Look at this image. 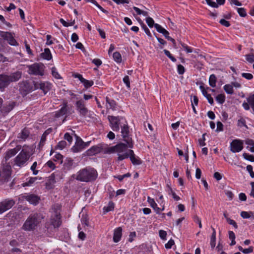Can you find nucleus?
<instances>
[{"mask_svg":"<svg viewBox=\"0 0 254 254\" xmlns=\"http://www.w3.org/2000/svg\"><path fill=\"white\" fill-rule=\"evenodd\" d=\"M44 218L40 213H35L30 215L24 223L22 229L25 231H31L35 230Z\"/></svg>","mask_w":254,"mask_h":254,"instance_id":"obj_1","label":"nucleus"},{"mask_svg":"<svg viewBox=\"0 0 254 254\" xmlns=\"http://www.w3.org/2000/svg\"><path fill=\"white\" fill-rule=\"evenodd\" d=\"M98 176L96 170L91 168H86L79 170L75 179L81 182H88L94 181Z\"/></svg>","mask_w":254,"mask_h":254,"instance_id":"obj_2","label":"nucleus"},{"mask_svg":"<svg viewBox=\"0 0 254 254\" xmlns=\"http://www.w3.org/2000/svg\"><path fill=\"white\" fill-rule=\"evenodd\" d=\"M128 145L127 143H120L115 146L109 147L107 152L109 153H117L118 155V160L122 161L128 158Z\"/></svg>","mask_w":254,"mask_h":254,"instance_id":"obj_3","label":"nucleus"},{"mask_svg":"<svg viewBox=\"0 0 254 254\" xmlns=\"http://www.w3.org/2000/svg\"><path fill=\"white\" fill-rule=\"evenodd\" d=\"M22 73L20 71L11 73L9 75L0 74V89L2 91L11 82L18 81L21 77Z\"/></svg>","mask_w":254,"mask_h":254,"instance_id":"obj_4","label":"nucleus"},{"mask_svg":"<svg viewBox=\"0 0 254 254\" xmlns=\"http://www.w3.org/2000/svg\"><path fill=\"white\" fill-rule=\"evenodd\" d=\"M61 206L59 204L54 205L52 208V215L50 220V222L48 223L52 226L54 228H57L59 227L61 224V217L60 214Z\"/></svg>","mask_w":254,"mask_h":254,"instance_id":"obj_5","label":"nucleus"},{"mask_svg":"<svg viewBox=\"0 0 254 254\" xmlns=\"http://www.w3.org/2000/svg\"><path fill=\"white\" fill-rule=\"evenodd\" d=\"M11 171L10 163L2 161L0 168V181L3 183L8 182L10 178Z\"/></svg>","mask_w":254,"mask_h":254,"instance_id":"obj_6","label":"nucleus"},{"mask_svg":"<svg viewBox=\"0 0 254 254\" xmlns=\"http://www.w3.org/2000/svg\"><path fill=\"white\" fill-rule=\"evenodd\" d=\"M28 73L29 74L43 76L44 74L45 66L42 63H35L32 64L27 65Z\"/></svg>","mask_w":254,"mask_h":254,"instance_id":"obj_7","label":"nucleus"},{"mask_svg":"<svg viewBox=\"0 0 254 254\" xmlns=\"http://www.w3.org/2000/svg\"><path fill=\"white\" fill-rule=\"evenodd\" d=\"M29 152L25 149H22L14 159V164L19 166H23L30 158Z\"/></svg>","mask_w":254,"mask_h":254,"instance_id":"obj_8","label":"nucleus"},{"mask_svg":"<svg viewBox=\"0 0 254 254\" xmlns=\"http://www.w3.org/2000/svg\"><path fill=\"white\" fill-rule=\"evenodd\" d=\"M121 127V133L124 140L128 145L129 148L133 147L132 140L131 137L129 135V127L127 125L124 124Z\"/></svg>","mask_w":254,"mask_h":254,"instance_id":"obj_9","label":"nucleus"},{"mask_svg":"<svg viewBox=\"0 0 254 254\" xmlns=\"http://www.w3.org/2000/svg\"><path fill=\"white\" fill-rule=\"evenodd\" d=\"M74 112L71 106H69L66 102H64L63 106L55 114V117L59 118L64 115L66 117L71 115Z\"/></svg>","mask_w":254,"mask_h":254,"instance_id":"obj_10","label":"nucleus"},{"mask_svg":"<svg viewBox=\"0 0 254 254\" xmlns=\"http://www.w3.org/2000/svg\"><path fill=\"white\" fill-rule=\"evenodd\" d=\"M75 106L77 111L82 117L84 118L87 116L88 113V110L85 107L84 101L82 100L77 101L75 103Z\"/></svg>","mask_w":254,"mask_h":254,"instance_id":"obj_11","label":"nucleus"},{"mask_svg":"<svg viewBox=\"0 0 254 254\" xmlns=\"http://www.w3.org/2000/svg\"><path fill=\"white\" fill-rule=\"evenodd\" d=\"M21 146L20 145H17L15 148L12 149H8L4 153V156L2 162L8 163L7 161L13 157L20 149Z\"/></svg>","mask_w":254,"mask_h":254,"instance_id":"obj_12","label":"nucleus"},{"mask_svg":"<svg viewBox=\"0 0 254 254\" xmlns=\"http://www.w3.org/2000/svg\"><path fill=\"white\" fill-rule=\"evenodd\" d=\"M90 142H84L78 136H76V141L75 145L72 148V150L74 152H78L88 146Z\"/></svg>","mask_w":254,"mask_h":254,"instance_id":"obj_13","label":"nucleus"},{"mask_svg":"<svg viewBox=\"0 0 254 254\" xmlns=\"http://www.w3.org/2000/svg\"><path fill=\"white\" fill-rule=\"evenodd\" d=\"M243 149V141L234 139L230 143V150L233 153L239 152Z\"/></svg>","mask_w":254,"mask_h":254,"instance_id":"obj_14","label":"nucleus"},{"mask_svg":"<svg viewBox=\"0 0 254 254\" xmlns=\"http://www.w3.org/2000/svg\"><path fill=\"white\" fill-rule=\"evenodd\" d=\"M108 119L110 122V126L112 129L115 131H119L120 130L119 125L120 124V119L119 117L109 116Z\"/></svg>","mask_w":254,"mask_h":254,"instance_id":"obj_15","label":"nucleus"},{"mask_svg":"<svg viewBox=\"0 0 254 254\" xmlns=\"http://www.w3.org/2000/svg\"><path fill=\"white\" fill-rule=\"evenodd\" d=\"M15 204L12 199H5L0 202V214L11 208Z\"/></svg>","mask_w":254,"mask_h":254,"instance_id":"obj_16","label":"nucleus"},{"mask_svg":"<svg viewBox=\"0 0 254 254\" xmlns=\"http://www.w3.org/2000/svg\"><path fill=\"white\" fill-rule=\"evenodd\" d=\"M154 27H155L156 30L163 34L165 37L168 40L170 41H173V44L174 48H176V43L175 40L169 36V33L168 31L165 29L164 28L162 27L159 24L155 23L154 25Z\"/></svg>","mask_w":254,"mask_h":254,"instance_id":"obj_17","label":"nucleus"},{"mask_svg":"<svg viewBox=\"0 0 254 254\" xmlns=\"http://www.w3.org/2000/svg\"><path fill=\"white\" fill-rule=\"evenodd\" d=\"M21 198L22 199H25L28 201L30 204L36 205H37L40 200V197L37 195L34 194H27L22 195Z\"/></svg>","mask_w":254,"mask_h":254,"instance_id":"obj_18","label":"nucleus"},{"mask_svg":"<svg viewBox=\"0 0 254 254\" xmlns=\"http://www.w3.org/2000/svg\"><path fill=\"white\" fill-rule=\"evenodd\" d=\"M34 86L36 89H40L46 94L51 88V84L48 82H34Z\"/></svg>","mask_w":254,"mask_h":254,"instance_id":"obj_19","label":"nucleus"},{"mask_svg":"<svg viewBox=\"0 0 254 254\" xmlns=\"http://www.w3.org/2000/svg\"><path fill=\"white\" fill-rule=\"evenodd\" d=\"M1 36L6 40H7L8 43L12 46H17L18 45L17 42L15 40L11 33L5 32L3 33Z\"/></svg>","mask_w":254,"mask_h":254,"instance_id":"obj_20","label":"nucleus"},{"mask_svg":"<svg viewBox=\"0 0 254 254\" xmlns=\"http://www.w3.org/2000/svg\"><path fill=\"white\" fill-rule=\"evenodd\" d=\"M15 106V102H9L7 104H5L4 106L2 107V110L1 114L2 115H5L7 114H8L10 111H11L13 108Z\"/></svg>","mask_w":254,"mask_h":254,"instance_id":"obj_21","label":"nucleus"},{"mask_svg":"<svg viewBox=\"0 0 254 254\" xmlns=\"http://www.w3.org/2000/svg\"><path fill=\"white\" fill-rule=\"evenodd\" d=\"M128 157H129L130 161L133 165H140L141 163V160L138 157H136L132 150H128Z\"/></svg>","mask_w":254,"mask_h":254,"instance_id":"obj_22","label":"nucleus"},{"mask_svg":"<svg viewBox=\"0 0 254 254\" xmlns=\"http://www.w3.org/2000/svg\"><path fill=\"white\" fill-rule=\"evenodd\" d=\"M247 101L248 103H243V107L245 110H248L250 109V104L251 106V107L253 109V111H254V94L252 96L249 97L247 99Z\"/></svg>","mask_w":254,"mask_h":254,"instance_id":"obj_23","label":"nucleus"},{"mask_svg":"<svg viewBox=\"0 0 254 254\" xmlns=\"http://www.w3.org/2000/svg\"><path fill=\"white\" fill-rule=\"evenodd\" d=\"M122 235V229L118 227L114 230L113 241L115 243H118L121 240Z\"/></svg>","mask_w":254,"mask_h":254,"instance_id":"obj_24","label":"nucleus"},{"mask_svg":"<svg viewBox=\"0 0 254 254\" xmlns=\"http://www.w3.org/2000/svg\"><path fill=\"white\" fill-rule=\"evenodd\" d=\"M147 201L149 203L150 206L155 211L157 214H160L161 208L157 207V205L155 202L154 199L151 198L150 196L147 197Z\"/></svg>","mask_w":254,"mask_h":254,"instance_id":"obj_25","label":"nucleus"},{"mask_svg":"<svg viewBox=\"0 0 254 254\" xmlns=\"http://www.w3.org/2000/svg\"><path fill=\"white\" fill-rule=\"evenodd\" d=\"M41 57L47 60H50L52 58L51 52L48 48L45 49L44 52L41 54Z\"/></svg>","mask_w":254,"mask_h":254,"instance_id":"obj_26","label":"nucleus"},{"mask_svg":"<svg viewBox=\"0 0 254 254\" xmlns=\"http://www.w3.org/2000/svg\"><path fill=\"white\" fill-rule=\"evenodd\" d=\"M101 150L100 147L98 146H94L92 147L90 149L87 151V154L89 155H92L100 152Z\"/></svg>","mask_w":254,"mask_h":254,"instance_id":"obj_27","label":"nucleus"},{"mask_svg":"<svg viewBox=\"0 0 254 254\" xmlns=\"http://www.w3.org/2000/svg\"><path fill=\"white\" fill-rule=\"evenodd\" d=\"M29 134V131L27 129L24 128L22 130L21 133H19L18 138L24 140L26 138L28 137Z\"/></svg>","mask_w":254,"mask_h":254,"instance_id":"obj_28","label":"nucleus"},{"mask_svg":"<svg viewBox=\"0 0 254 254\" xmlns=\"http://www.w3.org/2000/svg\"><path fill=\"white\" fill-rule=\"evenodd\" d=\"M211 228L213 232L211 237L210 245L211 247L213 249L215 247L216 244V231L214 228L211 227Z\"/></svg>","mask_w":254,"mask_h":254,"instance_id":"obj_29","label":"nucleus"},{"mask_svg":"<svg viewBox=\"0 0 254 254\" xmlns=\"http://www.w3.org/2000/svg\"><path fill=\"white\" fill-rule=\"evenodd\" d=\"M73 160L70 158H67L65 160L64 163V167L67 170H69L71 168L72 166H73Z\"/></svg>","mask_w":254,"mask_h":254,"instance_id":"obj_30","label":"nucleus"},{"mask_svg":"<svg viewBox=\"0 0 254 254\" xmlns=\"http://www.w3.org/2000/svg\"><path fill=\"white\" fill-rule=\"evenodd\" d=\"M106 102L109 104V108L112 109L113 110H115L117 106L116 102L114 100L110 99L108 97H106Z\"/></svg>","mask_w":254,"mask_h":254,"instance_id":"obj_31","label":"nucleus"},{"mask_svg":"<svg viewBox=\"0 0 254 254\" xmlns=\"http://www.w3.org/2000/svg\"><path fill=\"white\" fill-rule=\"evenodd\" d=\"M216 76L212 74L210 75L209 78V84L210 86L212 87H214L216 86Z\"/></svg>","mask_w":254,"mask_h":254,"instance_id":"obj_32","label":"nucleus"},{"mask_svg":"<svg viewBox=\"0 0 254 254\" xmlns=\"http://www.w3.org/2000/svg\"><path fill=\"white\" fill-rule=\"evenodd\" d=\"M224 90L227 94H229L232 95L234 93L233 85L231 84H226L224 86Z\"/></svg>","mask_w":254,"mask_h":254,"instance_id":"obj_33","label":"nucleus"},{"mask_svg":"<svg viewBox=\"0 0 254 254\" xmlns=\"http://www.w3.org/2000/svg\"><path fill=\"white\" fill-rule=\"evenodd\" d=\"M114 208V203L112 201H110L107 206H105L103 208L104 213H107L112 211Z\"/></svg>","mask_w":254,"mask_h":254,"instance_id":"obj_34","label":"nucleus"},{"mask_svg":"<svg viewBox=\"0 0 254 254\" xmlns=\"http://www.w3.org/2000/svg\"><path fill=\"white\" fill-rule=\"evenodd\" d=\"M133 8L138 15L142 14L144 16H147L148 15V13L147 11L142 10L136 6H133Z\"/></svg>","mask_w":254,"mask_h":254,"instance_id":"obj_35","label":"nucleus"},{"mask_svg":"<svg viewBox=\"0 0 254 254\" xmlns=\"http://www.w3.org/2000/svg\"><path fill=\"white\" fill-rule=\"evenodd\" d=\"M114 60L117 63H121L122 61L121 55L119 52H116L113 54V55Z\"/></svg>","mask_w":254,"mask_h":254,"instance_id":"obj_36","label":"nucleus"},{"mask_svg":"<svg viewBox=\"0 0 254 254\" xmlns=\"http://www.w3.org/2000/svg\"><path fill=\"white\" fill-rule=\"evenodd\" d=\"M52 128H50L44 132L42 136L40 144L43 143L45 142L47 135L50 133L52 131Z\"/></svg>","mask_w":254,"mask_h":254,"instance_id":"obj_37","label":"nucleus"},{"mask_svg":"<svg viewBox=\"0 0 254 254\" xmlns=\"http://www.w3.org/2000/svg\"><path fill=\"white\" fill-rule=\"evenodd\" d=\"M216 100L220 104H223L225 101V96L224 94H219L216 97Z\"/></svg>","mask_w":254,"mask_h":254,"instance_id":"obj_38","label":"nucleus"},{"mask_svg":"<svg viewBox=\"0 0 254 254\" xmlns=\"http://www.w3.org/2000/svg\"><path fill=\"white\" fill-rule=\"evenodd\" d=\"M84 87L85 88L87 89L90 87H91L93 85V81L92 80H88L86 79H84L82 82Z\"/></svg>","mask_w":254,"mask_h":254,"instance_id":"obj_39","label":"nucleus"},{"mask_svg":"<svg viewBox=\"0 0 254 254\" xmlns=\"http://www.w3.org/2000/svg\"><path fill=\"white\" fill-rule=\"evenodd\" d=\"M66 146V142L64 140H62L60 141L58 145L56 146V149H60L61 150L63 149Z\"/></svg>","mask_w":254,"mask_h":254,"instance_id":"obj_40","label":"nucleus"},{"mask_svg":"<svg viewBox=\"0 0 254 254\" xmlns=\"http://www.w3.org/2000/svg\"><path fill=\"white\" fill-rule=\"evenodd\" d=\"M37 180V177L31 178L29 181L23 184V187L29 186L33 184Z\"/></svg>","mask_w":254,"mask_h":254,"instance_id":"obj_41","label":"nucleus"},{"mask_svg":"<svg viewBox=\"0 0 254 254\" xmlns=\"http://www.w3.org/2000/svg\"><path fill=\"white\" fill-rule=\"evenodd\" d=\"M52 70V74L53 76L57 79H61V77L60 75L58 72L57 69L55 67H53L51 69Z\"/></svg>","mask_w":254,"mask_h":254,"instance_id":"obj_42","label":"nucleus"},{"mask_svg":"<svg viewBox=\"0 0 254 254\" xmlns=\"http://www.w3.org/2000/svg\"><path fill=\"white\" fill-rule=\"evenodd\" d=\"M140 24L142 28L144 30L147 35L149 37H151V34L147 26L142 22H140Z\"/></svg>","mask_w":254,"mask_h":254,"instance_id":"obj_43","label":"nucleus"},{"mask_svg":"<svg viewBox=\"0 0 254 254\" xmlns=\"http://www.w3.org/2000/svg\"><path fill=\"white\" fill-rule=\"evenodd\" d=\"M243 156L245 159L250 161L251 162H254V155H250L246 153H244Z\"/></svg>","mask_w":254,"mask_h":254,"instance_id":"obj_44","label":"nucleus"},{"mask_svg":"<svg viewBox=\"0 0 254 254\" xmlns=\"http://www.w3.org/2000/svg\"><path fill=\"white\" fill-rule=\"evenodd\" d=\"M146 22L148 26L150 28L152 27L155 24L153 19L150 17H148L146 18Z\"/></svg>","mask_w":254,"mask_h":254,"instance_id":"obj_45","label":"nucleus"},{"mask_svg":"<svg viewBox=\"0 0 254 254\" xmlns=\"http://www.w3.org/2000/svg\"><path fill=\"white\" fill-rule=\"evenodd\" d=\"M247 61L250 63L254 62V55L253 54H248L245 56Z\"/></svg>","mask_w":254,"mask_h":254,"instance_id":"obj_46","label":"nucleus"},{"mask_svg":"<svg viewBox=\"0 0 254 254\" xmlns=\"http://www.w3.org/2000/svg\"><path fill=\"white\" fill-rule=\"evenodd\" d=\"M252 211H242L241 212V216L244 219L251 218V213Z\"/></svg>","mask_w":254,"mask_h":254,"instance_id":"obj_47","label":"nucleus"},{"mask_svg":"<svg viewBox=\"0 0 254 254\" xmlns=\"http://www.w3.org/2000/svg\"><path fill=\"white\" fill-rule=\"evenodd\" d=\"M164 53L166 56H167L172 62H175L176 59L171 55L170 52L167 50H164Z\"/></svg>","mask_w":254,"mask_h":254,"instance_id":"obj_48","label":"nucleus"},{"mask_svg":"<svg viewBox=\"0 0 254 254\" xmlns=\"http://www.w3.org/2000/svg\"><path fill=\"white\" fill-rule=\"evenodd\" d=\"M237 11L241 17H245L247 15L246 11L244 8H237Z\"/></svg>","mask_w":254,"mask_h":254,"instance_id":"obj_49","label":"nucleus"},{"mask_svg":"<svg viewBox=\"0 0 254 254\" xmlns=\"http://www.w3.org/2000/svg\"><path fill=\"white\" fill-rule=\"evenodd\" d=\"M81 222L82 225L88 226H89V222L88 218L86 216H83L81 219Z\"/></svg>","mask_w":254,"mask_h":254,"instance_id":"obj_50","label":"nucleus"},{"mask_svg":"<svg viewBox=\"0 0 254 254\" xmlns=\"http://www.w3.org/2000/svg\"><path fill=\"white\" fill-rule=\"evenodd\" d=\"M177 70L179 74H183L185 71V69L182 65L179 64L177 66Z\"/></svg>","mask_w":254,"mask_h":254,"instance_id":"obj_51","label":"nucleus"},{"mask_svg":"<svg viewBox=\"0 0 254 254\" xmlns=\"http://www.w3.org/2000/svg\"><path fill=\"white\" fill-rule=\"evenodd\" d=\"M159 234L160 238L162 240L166 239L167 233L165 231L161 230L159 231Z\"/></svg>","mask_w":254,"mask_h":254,"instance_id":"obj_52","label":"nucleus"},{"mask_svg":"<svg viewBox=\"0 0 254 254\" xmlns=\"http://www.w3.org/2000/svg\"><path fill=\"white\" fill-rule=\"evenodd\" d=\"M181 44L183 48L186 51V52L188 53H190L192 52V50L191 48L188 46L186 44L181 43Z\"/></svg>","mask_w":254,"mask_h":254,"instance_id":"obj_53","label":"nucleus"},{"mask_svg":"<svg viewBox=\"0 0 254 254\" xmlns=\"http://www.w3.org/2000/svg\"><path fill=\"white\" fill-rule=\"evenodd\" d=\"M207 4L211 6V7L217 8L218 7V4L215 2L212 1L211 0H205Z\"/></svg>","mask_w":254,"mask_h":254,"instance_id":"obj_54","label":"nucleus"},{"mask_svg":"<svg viewBox=\"0 0 254 254\" xmlns=\"http://www.w3.org/2000/svg\"><path fill=\"white\" fill-rule=\"evenodd\" d=\"M247 170L249 172L252 178H254V172L253 171L252 166L249 165L247 166Z\"/></svg>","mask_w":254,"mask_h":254,"instance_id":"obj_55","label":"nucleus"},{"mask_svg":"<svg viewBox=\"0 0 254 254\" xmlns=\"http://www.w3.org/2000/svg\"><path fill=\"white\" fill-rule=\"evenodd\" d=\"M242 76L248 80H251L253 78V75L251 73H243L242 74Z\"/></svg>","mask_w":254,"mask_h":254,"instance_id":"obj_56","label":"nucleus"},{"mask_svg":"<svg viewBox=\"0 0 254 254\" xmlns=\"http://www.w3.org/2000/svg\"><path fill=\"white\" fill-rule=\"evenodd\" d=\"M223 130V125L220 122H218L217 123V129L216 131H221Z\"/></svg>","mask_w":254,"mask_h":254,"instance_id":"obj_57","label":"nucleus"},{"mask_svg":"<svg viewBox=\"0 0 254 254\" xmlns=\"http://www.w3.org/2000/svg\"><path fill=\"white\" fill-rule=\"evenodd\" d=\"M123 81L126 84L127 88H130L129 78L128 76H126L123 78Z\"/></svg>","mask_w":254,"mask_h":254,"instance_id":"obj_58","label":"nucleus"},{"mask_svg":"<svg viewBox=\"0 0 254 254\" xmlns=\"http://www.w3.org/2000/svg\"><path fill=\"white\" fill-rule=\"evenodd\" d=\"M227 222L230 225L233 226L235 228H236V229L238 228V225L234 220L231 219L230 218H227Z\"/></svg>","mask_w":254,"mask_h":254,"instance_id":"obj_59","label":"nucleus"},{"mask_svg":"<svg viewBox=\"0 0 254 254\" xmlns=\"http://www.w3.org/2000/svg\"><path fill=\"white\" fill-rule=\"evenodd\" d=\"M219 22L221 24L227 27L230 26V25L229 22L224 19H221Z\"/></svg>","mask_w":254,"mask_h":254,"instance_id":"obj_60","label":"nucleus"},{"mask_svg":"<svg viewBox=\"0 0 254 254\" xmlns=\"http://www.w3.org/2000/svg\"><path fill=\"white\" fill-rule=\"evenodd\" d=\"M193 220H194V222H195L196 223H197L198 224L199 227L200 228H202V224L201 222L200 219L197 215H195L193 217Z\"/></svg>","mask_w":254,"mask_h":254,"instance_id":"obj_61","label":"nucleus"},{"mask_svg":"<svg viewBox=\"0 0 254 254\" xmlns=\"http://www.w3.org/2000/svg\"><path fill=\"white\" fill-rule=\"evenodd\" d=\"M206 133H205L203 134L202 138L199 139V140H198L199 144L200 146H204L205 145V135H206Z\"/></svg>","mask_w":254,"mask_h":254,"instance_id":"obj_62","label":"nucleus"},{"mask_svg":"<svg viewBox=\"0 0 254 254\" xmlns=\"http://www.w3.org/2000/svg\"><path fill=\"white\" fill-rule=\"evenodd\" d=\"M64 138L68 141L70 143L72 141V137L68 133H65Z\"/></svg>","mask_w":254,"mask_h":254,"instance_id":"obj_63","label":"nucleus"},{"mask_svg":"<svg viewBox=\"0 0 254 254\" xmlns=\"http://www.w3.org/2000/svg\"><path fill=\"white\" fill-rule=\"evenodd\" d=\"M174 244V241L173 240H170L168 242L165 244V248L166 249H170L172 246Z\"/></svg>","mask_w":254,"mask_h":254,"instance_id":"obj_64","label":"nucleus"}]
</instances>
